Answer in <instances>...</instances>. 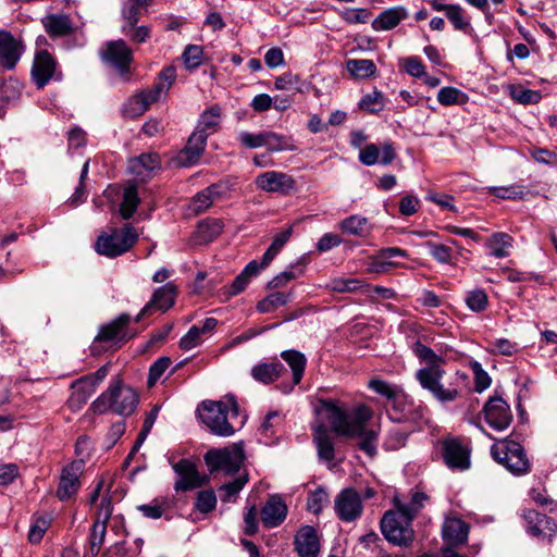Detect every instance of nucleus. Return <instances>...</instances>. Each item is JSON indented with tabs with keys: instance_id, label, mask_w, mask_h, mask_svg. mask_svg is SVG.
I'll return each instance as SVG.
<instances>
[{
	"instance_id": "obj_1",
	"label": "nucleus",
	"mask_w": 557,
	"mask_h": 557,
	"mask_svg": "<svg viewBox=\"0 0 557 557\" xmlns=\"http://www.w3.org/2000/svg\"><path fill=\"white\" fill-rule=\"evenodd\" d=\"M315 412L322 416L330 424L331 432L339 436L358 440V447L369 456L376 454L379 434L368 428L373 411L366 405H359L349 410L342 403L333 399H320Z\"/></svg>"
},
{
	"instance_id": "obj_2",
	"label": "nucleus",
	"mask_w": 557,
	"mask_h": 557,
	"mask_svg": "<svg viewBox=\"0 0 557 557\" xmlns=\"http://www.w3.org/2000/svg\"><path fill=\"white\" fill-rule=\"evenodd\" d=\"M426 500L421 492L412 494L409 503L394 499L396 510L386 511L381 520V531L385 539L398 546H408L413 541L411 522Z\"/></svg>"
},
{
	"instance_id": "obj_3",
	"label": "nucleus",
	"mask_w": 557,
	"mask_h": 557,
	"mask_svg": "<svg viewBox=\"0 0 557 557\" xmlns=\"http://www.w3.org/2000/svg\"><path fill=\"white\" fill-rule=\"evenodd\" d=\"M444 374L443 367H423L416 372V379L440 403H453L467 389L469 376L462 371H456L444 384Z\"/></svg>"
},
{
	"instance_id": "obj_4",
	"label": "nucleus",
	"mask_w": 557,
	"mask_h": 557,
	"mask_svg": "<svg viewBox=\"0 0 557 557\" xmlns=\"http://www.w3.org/2000/svg\"><path fill=\"white\" fill-rule=\"evenodd\" d=\"M198 411L202 423L218 436H231L244 424V420L238 417V405L233 397L227 401L205 400Z\"/></svg>"
},
{
	"instance_id": "obj_5",
	"label": "nucleus",
	"mask_w": 557,
	"mask_h": 557,
	"mask_svg": "<svg viewBox=\"0 0 557 557\" xmlns=\"http://www.w3.org/2000/svg\"><path fill=\"white\" fill-rule=\"evenodd\" d=\"M138 404V395L129 386L124 385L121 380H114L106 392H103L92 404L96 413L112 411L120 416H131Z\"/></svg>"
},
{
	"instance_id": "obj_6",
	"label": "nucleus",
	"mask_w": 557,
	"mask_h": 557,
	"mask_svg": "<svg viewBox=\"0 0 557 557\" xmlns=\"http://www.w3.org/2000/svg\"><path fill=\"white\" fill-rule=\"evenodd\" d=\"M493 458L516 475H522L530 471V460L522 447L516 441L504 438L497 441L491 448Z\"/></svg>"
},
{
	"instance_id": "obj_7",
	"label": "nucleus",
	"mask_w": 557,
	"mask_h": 557,
	"mask_svg": "<svg viewBox=\"0 0 557 557\" xmlns=\"http://www.w3.org/2000/svg\"><path fill=\"white\" fill-rule=\"evenodd\" d=\"M136 230L126 224L121 228H113L110 233H102L98 236L95 249L99 255L108 258H115L127 252L137 242Z\"/></svg>"
},
{
	"instance_id": "obj_8",
	"label": "nucleus",
	"mask_w": 557,
	"mask_h": 557,
	"mask_svg": "<svg viewBox=\"0 0 557 557\" xmlns=\"http://www.w3.org/2000/svg\"><path fill=\"white\" fill-rule=\"evenodd\" d=\"M129 323L131 315L122 313L110 323L102 325L90 346L91 354H101L102 348L100 347V344L102 343H111L120 347L122 344L132 339L136 333L128 329Z\"/></svg>"
},
{
	"instance_id": "obj_9",
	"label": "nucleus",
	"mask_w": 557,
	"mask_h": 557,
	"mask_svg": "<svg viewBox=\"0 0 557 557\" xmlns=\"http://www.w3.org/2000/svg\"><path fill=\"white\" fill-rule=\"evenodd\" d=\"M245 454L242 444H233L221 449H210L205 455V461L210 472L223 471L226 474L236 473L243 466Z\"/></svg>"
},
{
	"instance_id": "obj_10",
	"label": "nucleus",
	"mask_w": 557,
	"mask_h": 557,
	"mask_svg": "<svg viewBox=\"0 0 557 557\" xmlns=\"http://www.w3.org/2000/svg\"><path fill=\"white\" fill-rule=\"evenodd\" d=\"M102 60L111 66L124 81L131 76V64L134 60L132 49L123 39L113 40L106 45L101 52Z\"/></svg>"
},
{
	"instance_id": "obj_11",
	"label": "nucleus",
	"mask_w": 557,
	"mask_h": 557,
	"mask_svg": "<svg viewBox=\"0 0 557 557\" xmlns=\"http://www.w3.org/2000/svg\"><path fill=\"white\" fill-rule=\"evenodd\" d=\"M334 509L342 521H355L363 509L360 494L354 488H344L334 500Z\"/></svg>"
},
{
	"instance_id": "obj_12",
	"label": "nucleus",
	"mask_w": 557,
	"mask_h": 557,
	"mask_svg": "<svg viewBox=\"0 0 557 557\" xmlns=\"http://www.w3.org/2000/svg\"><path fill=\"white\" fill-rule=\"evenodd\" d=\"M255 184L262 191L282 195H288L296 186L292 175L278 171H267L257 175Z\"/></svg>"
},
{
	"instance_id": "obj_13",
	"label": "nucleus",
	"mask_w": 557,
	"mask_h": 557,
	"mask_svg": "<svg viewBox=\"0 0 557 557\" xmlns=\"http://www.w3.org/2000/svg\"><path fill=\"white\" fill-rule=\"evenodd\" d=\"M486 423L496 431H504L512 421L509 405L498 396L491 397L483 408Z\"/></svg>"
},
{
	"instance_id": "obj_14",
	"label": "nucleus",
	"mask_w": 557,
	"mask_h": 557,
	"mask_svg": "<svg viewBox=\"0 0 557 557\" xmlns=\"http://www.w3.org/2000/svg\"><path fill=\"white\" fill-rule=\"evenodd\" d=\"M173 469L178 475L174 488L176 492H185L202 486L207 482V476L201 475L194 462L188 459H182L175 465Z\"/></svg>"
},
{
	"instance_id": "obj_15",
	"label": "nucleus",
	"mask_w": 557,
	"mask_h": 557,
	"mask_svg": "<svg viewBox=\"0 0 557 557\" xmlns=\"http://www.w3.org/2000/svg\"><path fill=\"white\" fill-rule=\"evenodd\" d=\"M83 471L84 461L82 459L74 460L62 470L57 490V496L60 500H66L77 493L81 486L79 476Z\"/></svg>"
},
{
	"instance_id": "obj_16",
	"label": "nucleus",
	"mask_w": 557,
	"mask_h": 557,
	"mask_svg": "<svg viewBox=\"0 0 557 557\" xmlns=\"http://www.w3.org/2000/svg\"><path fill=\"white\" fill-rule=\"evenodd\" d=\"M111 500L106 497L101 500L97 519L95 520L89 535V550L92 556H97L104 543L107 534V522L111 517Z\"/></svg>"
},
{
	"instance_id": "obj_17",
	"label": "nucleus",
	"mask_w": 557,
	"mask_h": 557,
	"mask_svg": "<svg viewBox=\"0 0 557 557\" xmlns=\"http://www.w3.org/2000/svg\"><path fill=\"white\" fill-rule=\"evenodd\" d=\"M176 296V287L172 283H168L161 287H159L152 295L149 302L145 305V307L140 310V312L135 318V321L138 322L143 318L151 315L156 311L165 312L169 310L175 301Z\"/></svg>"
},
{
	"instance_id": "obj_18",
	"label": "nucleus",
	"mask_w": 557,
	"mask_h": 557,
	"mask_svg": "<svg viewBox=\"0 0 557 557\" xmlns=\"http://www.w3.org/2000/svg\"><path fill=\"white\" fill-rule=\"evenodd\" d=\"M443 458L446 466L453 470H467L470 467V449L457 438L443 442Z\"/></svg>"
},
{
	"instance_id": "obj_19",
	"label": "nucleus",
	"mask_w": 557,
	"mask_h": 557,
	"mask_svg": "<svg viewBox=\"0 0 557 557\" xmlns=\"http://www.w3.org/2000/svg\"><path fill=\"white\" fill-rule=\"evenodd\" d=\"M396 158V151L392 141H384L380 146L368 144L359 151V161L364 165L391 164Z\"/></svg>"
},
{
	"instance_id": "obj_20",
	"label": "nucleus",
	"mask_w": 557,
	"mask_h": 557,
	"mask_svg": "<svg viewBox=\"0 0 557 557\" xmlns=\"http://www.w3.org/2000/svg\"><path fill=\"white\" fill-rule=\"evenodd\" d=\"M225 193L226 187L223 184H212L190 199L187 211L190 214H200L210 208L214 201L223 198Z\"/></svg>"
},
{
	"instance_id": "obj_21",
	"label": "nucleus",
	"mask_w": 557,
	"mask_h": 557,
	"mask_svg": "<svg viewBox=\"0 0 557 557\" xmlns=\"http://www.w3.org/2000/svg\"><path fill=\"white\" fill-rule=\"evenodd\" d=\"M207 145V134L202 132H194L186 146L178 152L176 157L177 164L181 166H191L198 162L203 153Z\"/></svg>"
},
{
	"instance_id": "obj_22",
	"label": "nucleus",
	"mask_w": 557,
	"mask_h": 557,
	"mask_svg": "<svg viewBox=\"0 0 557 557\" xmlns=\"http://www.w3.org/2000/svg\"><path fill=\"white\" fill-rule=\"evenodd\" d=\"M287 516V506L278 495H271L260 511V519L264 528L278 527Z\"/></svg>"
},
{
	"instance_id": "obj_23",
	"label": "nucleus",
	"mask_w": 557,
	"mask_h": 557,
	"mask_svg": "<svg viewBox=\"0 0 557 557\" xmlns=\"http://www.w3.org/2000/svg\"><path fill=\"white\" fill-rule=\"evenodd\" d=\"M57 63L46 50L39 51L34 60L32 76L38 88H42L55 74Z\"/></svg>"
},
{
	"instance_id": "obj_24",
	"label": "nucleus",
	"mask_w": 557,
	"mask_h": 557,
	"mask_svg": "<svg viewBox=\"0 0 557 557\" xmlns=\"http://www.w3.org/2000/svg\"><path fill=\"white\" fill-rule=\"evenodd\" d=\"M294 545L300 557H317L320 543L315 529L311 525L301 527L295 535Z\"/></svg>"
},
{
	"instance_id": "obj_25",
	"label": "nucleus",
	"mask_w": 557,
	"mask_h": 557,
	"mask_svg": "<svg viewBox=\"0 0 557 557\" xmlns=\"http://www.w3.org/2000/svg\"><path fill=\"white\" fill-rule=\"evenodd\" d=\"M159 99L148 88L129 98L123 107V114L126 117L135 119L143 115L149 107Z\"/></svg>"
},
{
	"instance_id": "obj_26",
	"label": "nucleus",
	"mask_w": 557,
	"mask_h": 557,
	"mask_svg": "<svg viewBox=\"0 0 557 557\" xmlns=\"http://www.w3.org/2000/svg\"><path fill=\"white\" fill-rule=\"evenodd\" d=\"M409 13L405 7L398 5L384 10L372 22V28L376 32L391 30L408 17Z\"/></svg>"
},
{
	"instance_id": "obj_27",
	"label": "nucleus",
	"mask_w": 557,
	"mask_h": 557,
	"mask_svg": "<svg viewBox=\"0 0 557 557\" xmlns=\"http://www.w3.org/2000/svg\"><path fill=\"white\" fill-rule=\"evenodd\" d=\"M22 53V46L7 32H0V63L7 67L15 66Z\"/></svg>"
},
{
	"instance_id": "obj_28",
	"label": "nucleus",
	"mask_w": 557,
	"mask_h": 557,
	"mask_svg": "<svg viewBox=\"0 0 557 557\" xmlns=\"http://www.w3.org/2000/svg\"><path fill=\"white\" fill-rule=\"evenodd\" d=\"M324 423L313 429V442L320 459L332 461L334 459V436Z\"/></svg>"
},
{
	"instance_id": "obj_29",
	"label": "nucleus",
	"mask_w": 557,
	"mask_h": 557,
	"mask_svg": "<svg viewBox=\"0 0 557 557\" xmlns=\"http://www.w3.org/2000/svg\"><path fill=\"white\" fill-rule=\"evenodd\" d=\"M469 527L458 518L447 519L443 525V537L448 545H458L466 542Z\"/></svg>"
},
{
	"instance_id": "obj_30",
	"label": "nucleus",
	"mask_w": 557,
	"mask_h": 557,
	"mask_svg": "<svg viewBox=\"0 0 557 557\" xmlns=\"http://www.w3.org/2000/svg\"><path fill=\"white\" fill-rule=\"evenodd\" d=\"M284 371V366L275 360L272 362L258 363L252 367L251 376L262 384H270L276 381Z\"/></svg>"
},
{
	"instance_id": "obj_31",
	"label": "nucleus",
	"mask_w": 557,
	"mask_h": 557,
	"mask_svg": "<svg viewBox=\"0 0 557 557\" xmlns=\"http://www.w3.org/2000/svg\"><path fill=\"white\" fill-rule=\"evenodd\" d=\"M91 377L86 375L76 380L72 383L73 393L69 399V406L71 408H79L83 404H86L88 398L96 389V385L91 382Z\"/></svg>"
},
{
	"instance_id": "obj_32",
	"label": "nucleus",
	"mask_w": 557,
	"mask_h": 557,
	"mask_svg": "<svg viewBox=\"0 0 557 557\" xmlns=\"http://www.w3.org/2000/svg\"><path fill=\"white\" fill-rule=\"evenodd\" d=\"M223 231V222L219 219H207L200 222L194 233V242L198 245L208 244Z\"/></svg>"
},
{
	"instance_id": "obj_33",
	"label": "nucleus",
	"mask_w": 557,
	"mask_h": 557,
	"mask_svg": "<svg viewBox=\"0 0 557 557\" xmlns=\"http://www.w3.org/2000/svg\"><path fill=\"white\" fill-rule=\"evenodd\" d=\"M530 527V531L534 535H550L556 531L555 521L546 515L540 513L535 510H528L524 515Z\"/></svg>"
},
{
	"instance_id": "obj_34",
	"label": "nucleus",
	"mask_w": 557,
	"mask_h": 557,
	"mask_svg": "<svg viewBox=\"0 0 557 557\" xmlns=\"http://www.w3.org/2000/svg\"><path fill=\"white\" fill-rule=\"evenodd\" d=\"M160 157L158 153H143L138 158L131 160L129 169L133 173L145 180L149 173L160 168Z\"/></svg>"
},
{
	"instance_id": "obj_35",
	"label": "nucleus",
	"mask_w": 557,
	"mask_h": 557,
	"mask_svg": "<svg viewBox=\"0 0 557 557\" xmlns=\"http://www.w3.org/2000/svg\"><path fill=\"white\" fill-rule=\"evenodd\" d=\"M338 227L344 233L357 237H367L371 233V226L367 218L359 214L350 215L339 222Z\"/></svg>"
},
{
	"instance_id": "obj_36",
	"label": "nucleus",
	"mask_w": 557,
	"mask_h": 557,
	"mask_svg": "<svg viewBox=\"0 0 557 557\" xmlns=\"http://www.w3.org/2000/svg\"><path fill=\"white\" fill-rule=\"evenodd\" d=\"M281 358L289 366L293 372V384L297 385L300 383L307 359L305 355L298 350L289 349L281 352Z\"/></svg>"
},
{
	"instance_id": "obj_37",
	"label": "nucleus",
	"mask_w": 557,
	"mask_h": 557,
	"mask_svg": "<svg viewBox=\"0 0 557 557\" xmlns=\"http://www.w3.org/2000/svg\"><path fill=\"white\" fill-rule=\"evenodd\" d=\"M222 110L218 104H214L202 112L195 132H202L203 134H213L220 127Z\"/></svg>"
},
{
	"instance_id": "obj_38",
	"label": "nucleus",
	"mask_w": 557,
	"mask_h": 557,
	"mask_svg": "<svg viewBox=\"0 0 557 557\" xmlns=\"http://www.w3.org/2000/svg\"><path fill=\"white\" fill-rule=\"evenodd\" d=\"M512 237L507 233H494L486 240V247L490 253L495 258H506L509 255L508 249L512 247Z\"/></svg>"
},
{
	"instance_id": "obj_39",
	"label": "nucleus",
	"mask_w": 557,
	"mask_h": 557,
	"mask_svg": "<svg viewBox=\"0 0 557 557\" xmlns=\"http://www.w3.org/2000/svg\"><path fill=\"white\" fill-rule=\"evenodd\" d=\"M369 387L375 393L386 397L391 401L393 408H396L405 400V394L399 388L383 380H371L369 382Z\"/></svg>"
},
{
	"instance_id": "obj_40",
	"label": "nucleus",
	"mask_w": 557,
	"mask_h": 557,
	"mask_svg": "<svg viewBox=\"0 0 557 557\" xmlns=\"http://www.w3.org/2000/svg\"><path fill=\"white\" fill-rule=\"evenodd\" d=\"M349 74L358 79H367L375 76L376 65L369 59H349L346 62Z\"/></svg>"
},
{
	"instance_id": "obj_41",
	"label": "nucleus",
	"mask_w": 557,
	"mask_h": 557,
	"mask_svg": "<svg viewBox=\"0 0 557 557\" xmlns=\"http://www.w3.org/2000/svg\"><path fill=\"white\" fill-rule=\"evenodd\" d=\"M327 286L336 293H352L360 290L363 294H368L371 289L370 285L358 278L336 277L331 280Z\"/></svg>"
},
{
	"instance_id": "obj_42",
	"label": "nucleus",
	"mask_w": 557,
	"mask_h": 557,
	"mask_svg": "<svg viewBox=\"0 0 557 557\" xmlns=\"http://www.w3.org/2000/svg\"><path fill=\"white\" fill-rule=\"evenodd\" d=\"M47 33L52 37L65 36L71 33L72 24L66 15H48L44 20Z\"/></svg>"
},
{
	"instance_id": "obj_43",
	"label": "nucleus",
	"mask_w": 557,
	"mask_h": 557,
	"mask_svg": "<svg viewBox=\"0 0 557 557\" xmlns=\"http://www.w3.org/2000/svg\"><path fill=\"white\" fill-rule=\"evenodd\" d=\"M247 482L248 474L244 473L243 475L236 478L235 480L221 485L219 487L220 499L223 503L235 502L238 493L244 488Z\"/></svg>"
},
{
	"instance_id": "obj_44",
	"label": "nucleus",
	"mask_w": 557,
	"mask_h": 557,
	"mask_svg": "<svg viewBox=\"0 0 557 557\" xmlns=\"http://www.w3.org/2000/svg\"><path fill=\"white\" fill-rule=\"evenodd\" d=\"M289 299L290 294L282 292L272 293L257 304V310L261 313H271L280 307L285 306Z\"/></svg>"
},
{
	"instance_id": "obj_45",
	"label": "nucleus",
	"mask_w": 557,
	"mask_h": 557,
	"mask_svg": "<svg viewBox=\"0 0 557 557\" xmlns=\"http://www.w3.org/2000/svg\"><path fill=\"white\" fill-rule=\"evenodd\" d=\"M139 203L137 187L128 185L123 193V201L120 206V214L123 219L128 220L135 213Z\"/></svg>"
},
{
	"instance_id": "obj_46",
	"label": "nucleus",
	"mask_w": 557,
	"mask_h": 557,
	"mask_svg": "<svg viewBox=\"0 0 557 557\" xmlns=\"http://www.w3.org/2000/svg\"><path fill=\"white\" fill-rule=\"evenodd\" d=\"M176 78V71L173 66H168L163 69L158 77V82L153 85V87L149 88L152 94L160 99L162 95H165L168 90L171 88Z\"/></svg>"
},
{
	"instance_id": "obj_47",
	"label": "nucleus",
	"mask_w": 557,
	"mask_h": 557,
	"mask_svg": "<svg viewBox=\"0 0 557 557\" xmlns=\"http://www.w3.org/2000/svg\"><path fill=\"white\" fill-rule=\"evenodd\" d=\"M293 234V226L277 233L267 251L263 253V264H270L274 257L280 252Z\"/></svg>"
},
{
	"instance_id": "obj_48",
	"label": "nucleus",
	"mask_w": 557,
	"mask_h": 557,
	"mask_svg": "<svg viewBox=\"0 0 557 557\" xmlns=\"http://www.w3.org/2000/svg\"><path fill=\"white\" fill-rule=\"evenodd\" d=\"M467 307L473 312H482L488 307V297L484 289L469 290L465 298Z\"/></svg>"
},
{
	"instance_id": "obj_49",
	"label": "nucleus",
	"mask_w": 557,
	"mask_h": 557,
	"mask_svg": "<svg viewBox=\"0 0 557 557\" xmlns=\"http://www.w3.org/2000/svg\"><path fill=\"white\" fill-rule=\"evenodd\" d=\"M488 191L497 198L510 200H522L528 194L521 185L494 186Z\"/></svg>"
},
{
	"instance_id": "obj_50",
	"label": "nucleus",
	"mask_w": 557,
	"mask_h": 557,
	"mask_svg": "<svg viewBox=\"0 0 557 557\" xmlns=\"http://www.w3.org/2000/svg\"><path fill=\"white\" fill-rule=\"evenodd\" d=\"M510 97L518 103L534 104L540 102L542 96L540 91L524 88L522 86L511 85Z\"/></svg>"
},
{
	"instance_id": "obj_51",
	"label": "nucleus",
	"mask_w": 557,
	"mask_h": 557,
	"mask_svg": "<svg viewBox=\"0 0 557 557\" xmlns=\"http://www.w3.org/2000/svg\"><path fill=\"white\" fill-rule=\"evenodd\" d=\"M147 7L138 0H127L122 8L123 25L135 26L140 17V8Z\"/></svg>"
},
{
	"instance_id": "obj_52",
	"label": "nucleus",
	"mask_w": 557,
	"mask_h": 557,
	"mask_svg": "<svg viewBox=\"0 0 557 557\" xmlns=\"http://www.w3.org/2000/svg\"><path fill=\"white\" fill-rule=\"evenodd\" d=\"M51 523V518L48 515L38 516L34 519L29 533L28 540L30 543H39L44 537L46 531L49 529Z\"/></svg>"
},
{
	"instance_id": "obj_53",
	"label": "nucleus",
	"mask_w": 557,
	"mask_h": 557,
	"mask_svg": "<svg viewBox=\"0 0 557 557\" xmlns=\"http://www.w3.org/2000/svg\"><path fill=\"white\" fill-rule=\"evenodd\" d=\"M446 17L453 24L456 30H471L470 18L465 14V11L460 5L455 4V7L449 8V12Z\"/></svg>"
},
{
	"instance_id": "obj_54",
	"label": "nucleus",
	"mask_w": 557,
	"mask_h": 557,
	"mask_svg": "<svg viewBox=\"0 0 557 557\" xmlns=\"http://www.w3.org/2000/svg\"><path fill=\"white\" fill-rule=\"evenodd\" d=\"M425 247L429 250V253L440 263H450L453 260V249L444 244H438L434 242H426Z\"/></svg>"
},
{
	"instance_id": "obj_55",
	"label": "nucleus",
	"mask_w": 557,
	"mask_h": 557,
	"mask_svg": "<svg viewBox=\"0 0 557 557\" xmlns=\"http://www.w3.org/2000/svg\"><path fill=\"white\" fill-rule=\"evenodd\" d=\"M23 85L16 79H8L0 86V98L5 102H14L22 96Z\"/></svg>"
},
{
	"instance_id": "obj_56",
	"label": "nucleus",
	"mask_w": 557,
	"mask_h": 557,
	"mask_svg": "<svg viewBox=\"0 0 557 557\" xmlns=\"http://www.w3.org/2000/svg\"><path fill=\"white\" fill-rule=\"evenodd\" d=\"M263 147L272 152L294 149L285 137L273 132H264Z\"/></svg>"
},
{
	"instance_id": "obj_57",
	"label": "nucleus",
	"mask_w": 557,
	"mask_h": 557,
	"mask_svg": "<svg viewBox=\"0 0 557 557\" xmlns=\"http://www.w3.org/2000/svg\"><path fill=\"white\" fill-rule=\"evenodd\" d=\"M216 507V496L212 490L200 491L196 497L195 508L201 513H208Z\"/></svg>"
},
{
	"instance_id": "obj_58",
	"label": "nucleus",
	"mask_w": 557,
	"mask_h": 557,
	"mask_svg": "<svg viewBox=\"0 0 557 557\" xmlns=\"http://www.w3.org/2000/svg\"><path fill=\"white\" fill-rule=\"evenodd\" d=\"M383 96L376 90L364 95L359 102V108L370 113H377L383 109Z\"/></svg>"
},
{
	"instance_id": "obj_59",
	"label": "nucleus",
	"mask_w": 557,
	"mask_h": 557,
	"mask_svg": "<svg viewBox=\"0 0 557 557\" xmlns=\"http://www.w3.org/2000/svg\"><path fill=\"white\" fill-rule=\"evenodd\" d=\"M371 11L364 8H347L341 12V17L348 24H363L369 21Z\"/></svg>"
},
{
	"instance_id": "obj_60",
	"label": "nucleus",
	"mask_w": 557,
	"mask_h": 557,
	"mask_svg": "<svg viewBox=\"0 0 557 557\" xmlns=\"http://www.w3.org/2000/svg\"><path fill=\"white\" fill-rule=\"evenodd\" d=\"M202 48L197 45L187 46L182 54L183 62L189 70L198 67L202 63Z\"/></svg>"
},
{
	"instance_id": "obj_61",
	"label": "nucleus",
	"mask_w": 557,
	"mask_h": 557,
	"mask_svg": "<svg viewBox=\"0 0 557 557\" xmlns=\"http://www.w3.org/2000/svg\"><path fill=\"white\" fill-rule=\"evenodd\" d=\"M409 432L400 429L391 430L384 446L387 450H397L406 446Z\"/></svg>"
},
{
	"instance_id": "obj_62",
	"label": "nucleus",
	"mask_w": 557,
	"mask_h": 557,
	"mask_svg": "<svg viewBox=\"0 0 557 557\" xmlns=\"http://www.w3.org/2000/svg\"><path fill=\"white\" fill-rule=\"evenodd\" d=\"M123 34L135 44H143L150 38L151 30L148 26H126L122 25Z\"/></svg>"
},
{
	"instance_id": "obj_63",
	"label": "nucleus",
	"mask_w": 557,
	"mask_h": 557,
	"mask_svg": "<svg viewBox=\"0 0 557 557\" xmlns=\"http://www.w3.org/2000/svg\"><path fill=\"white\" fill-rule=\"evenodd\" d=\"M470 366L474 373V388L478 393H482L491 385L492 380L480 362L472 361Z\"/></svg>"
},
{
	"instance_id": "obj_64",
	"label": "nucleus",
	"mask_w": 557,
	"mask_h": 557,
	"mask_svg": "<svg viewBox=\"0 0 557 557\" xmlns=\"http://www.w3.org/2000/svg\"><path fill=\"white\" fill-rule=\"evenodd\" d=\"M171 364L169 357L158 358L149 369L148 386H153Z\"/></svg>"
}]
</instances>
